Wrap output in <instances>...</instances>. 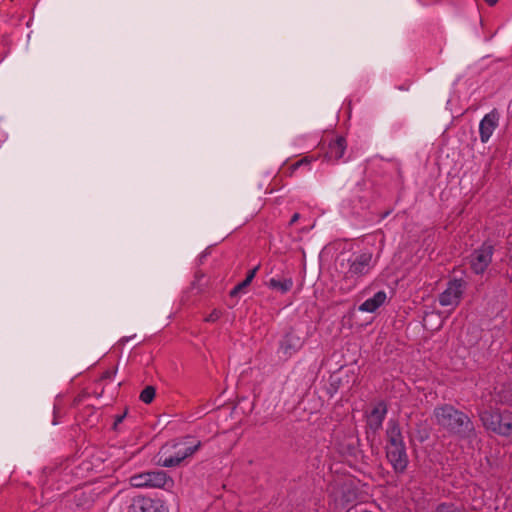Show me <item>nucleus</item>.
Masks as SVG:
<instances>
[{"label":"nucleus","mask_w":512,"mask_h":512,"mask_svg":"<svg viewBox=\"0 0 512 512\" xmlns=\"http://www.w3.org/2000/svg\"><path fill=\"white\" fill-rule=\"evenodd\" d=\"M375 265L376 260L370 251L356 252L346 259L342 258L339 264L343 276L341 289L351 291L372 272Z\"/></svg>","instance_id":"1"},{"label":"nucleus","mask_w":512,"mask_h":512,"mask_svg":"<svg viewBox=\"0 0 512 512\" xmlns=\"http://www.w3.org/2000/svg\"><path fill=\"white\" fill-rule=\"evenodd\" d=\"M435 421L442 429L462 438L475 436V429L470 418L452 405L444 404L436 407L433 412Z\"/></svg>","instance_id":"2"},{"label":"nucleus","mask_w":512,"mask_h":512,"mask_svg":"<svg viewBox=\"0 0 512 512\" xmlns=\"http://www.w3.org/2000/svg\"><path fill=\"white\" fill-rule=\"evenodd\" d=\"M201 447V441L185 437L166 443L158 453V464L163 467H175L192 456Z\"/></svg>","instance_id":"3"},{"label":"nucleus","mask_w":512,"mask_h":512,"mask_svg":"<svg viewBox=\"0 0 512 512\" xmlns=\"http://www.w3.org/2000/svg\"><path fill=\"white\" fill-rule=\"evenodd\" d=\"M129 481L135 488L170 489L174 484L173 479L163 470L139 473L131 476Z\"/></svg>","instance_id":"4"},{"label":"nucleus","mask_w":512,"mask_h":512,"mask_svg":"<svg viewBox=\"0 0 512 512\" xmlns=\"http://www.w3.org/2000/svg\"><path fill=\"white\" fill-rule=\"evenodd\" d=\"M467 283L463 279L448 282L446 289L439 295V303L443 307L454 309L461 301Z\"/></svg>","instance_id":"5"},{"label":"nucleus","mask_w":512,"mask_h":512,"mask_svg":"<svg viewBox=\"0 0 512 512\" xmlns=\"http://www.w3.org/2000/svg\"><path fill=\"white\" fill-rule=\"evenodd\" d=\"M494 247L492 244L483 243L475 249L470 257V268L475 274H483L492 261Z\"/></svg>","instance_id":"6"},{"label":"nucleus","mask_w":512,"mask_h":512,"mask_svg":"<svg viewBox=\"0 0 512 512\" xmlns=\"http://www.w3.org/2000/svg\"><path fill=\"white\" fill-rule=\"evenodd\" d=\"M128 512H168V509L160 499L138 497L130 504Z\"/></svg>","instance_id":"7"},{"label":"nucleus","mask_w":512,"mask_h":512,"mask_svg":"<svg viewBox=\"0 0 512 512\" xmlns=\"http://www.w3.org/2000/svg\"><path fill=\"white\" fill-rule=\"evenodd\" d=\"M386 458L391 464L395 473H403L408 466V455L406 446L386 448Z\"/></svg>","instance_id":"8"},{"label":"nucleus","mask_w":512,"mask_h":512,"mask_svg":"<svg viewBox=\"0 0 512 512\" xmlns=\"http://www.w3.org/2000/svg\"><path fill=\"white\" fill-rule=\"evenodd\" d=\"M498 124L499 113L496 110H492L482 118L479 124V134L482 143L488 142Z\"/></svg>","instance_id":"9"},{"label":"nucleus","mask_w":512,"mask_h":512,"mask_svg":"<svg viewBox=\"0 0 512 512\" xmlns=\"http://www.w3.org/2000/svg\"><path fill=\"white\" fill-rule=\"evenodd\" d=\"M302 347V340L294 334H286L280 343L279 352L287 359Z\"/></svg>","instance_id":"10"},{"label":"nucleus","mask_w":512,"mask_h":512,"mask_svg":"<svg viewBox=\"0 0 512 512\" xmlns=\"http://www.w3.org/2000/svg\"><path fill=\"white\" fill-rule=\"evenodd\" d=\"M386 438L385 449L405 445L400 426L394 420H390L387 424Z\"/></svg>","instance_id":"11"},{"label":"nucleus","mask_w":512,"mask_h":512,"mask_svg":"<svg viewBox=\"0 0 512 512\" xmlns=\"http://www.w3.org/2000/svg\"><path fill=\"white\" fill-rule=\"evenodd\" d=\"M346 147V139L342 136H339L329 143L325 157L328 160L338 161L343 157Z\"/></svg>","instance_id":"12"},{"label":"nucleus","mask_w":512,"mask_h":512,"mask_svg":"<svg viewBox=\"0 0 512 512\" xmlns=\"http://www.w3.org/2000/svg\"><path fill=\"white\" fill-rule=\"evenodd\" d=\"M387 413V407L383 402L378 403L368 416V425L373 430H378L383 423Z\"/></svg>","instance_id":"13"},{"label":"nucleus","mask_w":512,"mask_h":512,"mask_svg":"<svg viewBox=\"0 0 512 512\" xmlns=\"http://www.w3.org/2000/svg\"><path fill=\"white\" fill-rule=\"evenodd\" d=\"M387 299L385 291H378L373 297L365 300L360 306L359 310L362 312L372 313L381 307Z\"/></svg>","instance_id":"14"},{"label":"nucleus","mask_w":512,"mask_h":512,"mask_svg":"<svg viewBox=\"0 0 512 512\" xmlns=\"http://www.w3.org/2000/svg\"><path fill=\"white\" fill-rule=\"evenodd\" d=\"M267 285L270 289H273V290L279 291L282 294H285L288 291H290L291 288L293 287V279L291 277L283 278V279H278V278L273 277L268 281Z\"/></svg>","instance_id":"15"},{"label":"nucleus","mask_w":512,"mask_h":512,"mask_svg":"<svg viewBox=\"0 0 512 512\" xmlns=\"http://www.w3.org/2000/svg\"><path fill=\"white\" fill-rule=\"evenodd\" d=\"M499 416H500V413L485 411V412L481 413L480 417H481V420H482L484 426L487 429L495 432V428H497V422H498Z\"/></svg>","instance_id":"16"},{"label":"nucleus","mask_w":512,"mask_h":512,"mask_svg":"<svg viewBox=\"0 0 512 512\" xmlns=\"http://www.w3.org/2000/svg\"><path fill=\"white\" fill-rule=\"evenodd\" d=\"M435 512H466V510L453 503H441L436 507Z\"/></svg>","instance_id":"17"},{"label":"nucleus","mask_w":512,"mask_h":512,"mask_svg":"<svg viewBox=\"0 0 512 512\" xmlns=\"http://www.w3.org/2000/svg\"><path fill=\"white\" fill-rule=\"evenodd\" d=\"M155 397V388L152 386L145 387L140 393V400L146 404L152 402Z\"/></svg>","instance_id":"18"},{"label":"nucleus","mask_w":512,"mask_h":512,"mask_svg":"<svg viewBox=\"0 0 512 512\" xmlns=\"http://www.w3.org/2000/svg\"><path fill=\"white\" fill-rule=\"evenodd\" d=\"M315 159L313 157H303L302 159L293 163L290 167V175H292L298 168L302 166H309Z\"/></svg>","instance_id":"19"},{"label":"nucleus","mask_w":512,"mask_h":512,"mask_svg":"<svg viewBox=\"0 0 512 512\" xmlns=\"http://www.w3.org/2000/svg\"><path fill=\"white\" fill-rule=\"evenodd\" d=\"M250 283L244 279L241 283L237 284L231 291L230 296L234 297L237 294L241 293L246 287H248Z\"/></svg>","instance_id":"20"},{"label":"nucleus","mask_w":512,"mask_h":512,"mask_svg":"<svg viewBox=\"0 0 512 512\" xmlns=\"http://www.w3.org/2000/svg\"><path fill=\"white\" fill-rule=\"evenodd\" d=\"M511 413H500L497 428H495V432L499 434V428H505L507 421L509 420Z\"/></svg>","instance_id":"21"},{"label":"nucleus","mask_w":512,"mask_h":512,"mask_svg":"<svg viewBox=\"0 0 512 512\" xmlns=\"http://www.w3.org/2000/svg\"><path fill=\"white\" fill-rule=\"evenodd\" d=\"M499 434L503 436L512 435V413L510 414L509 420L507 421L505 428H499Z\"/></svg>","instance_id":"22"},{"label":"nucleus","mask_w":512,"mask_h":512,"mask_svg":"<svg viewBox=\"0 0 512 512\" xmlns=\"http://www.w3.org/2000/svg\"><path fill=\"white\" fill-rule=\"evenodd\" d=\"M222 315V312L218 309H214L209 315L205 317V321L209 323L216 322Z\"/></svg>","instance_id":"23"},{"label":"nucleus","mask_w":512,"mask_h":512,"mask_svg":"<svg viewBox=\"0 0 512 512\" xmlns=\"http://www.w3.org/2000/svg\"><path fill=\"white\" fill-rule=\"evenodd\" d=\"M127 415V411H125L123 414H120V415H117L115 417V420H114V424H113V430L114 431H120V424L123 422L124 418L126 417Z\"/></svg>","instance_id":"24"},{"label":"nucleus","mask_w":512,"mask_h":512,"mask_svg":"<svg viewBox=\"0 0 512 512\" xmlns=\"http://www.w3.org/2000/svg\"><path fill=\"white\" fill-rule=\"evenodd\" d=\"M258 269H259V266H256L255 268H253L252 270H250V271L248 272V274H247V276H246V278H245V279H246L249 283H251V282H252V280L254 279V277H255V275H256V273H257Z\"/></svg>","instance_id":"25"},{"label":"nucleus","mask_w":512,"mask_h":512,"mask_svg":"<svg viewBox=\"0 0 512 512\" xmlns=\"http://www.w3.org/2000/svg\"><path fill=\"white\" fill-rule=\"evenodd\" d=\"M116 374V370H107L102 374V379H112Z\"/></svg>","instance_id":"26"},{"label":"nucleus","mask_w":512,"mask_h":512,"mask_svg":"<svg viewBox=\"0 0 512 512\" xmlns=\"http://www.w3.org/2000/svg\"><path fill=\"white\" fill-rule=\"evenodd\" d=\"M299 218H300V214H299V213H295V214H293V216H292V217H291V219H290L289 224H290V225L295 224V223L299 220Z\"/></svg>","instance_id":"27"},{"label":"nucleus","mask_w":512,"mask_h":512,"mask_svg":"<svg viewBox=\"0 0 512 512\" xmlns=\"http://www.w3.org/2000/svg\"><path fill=\"white\" fill-rule=\"evenodd\" d=\"M508 253L510 259L512 260V240L509 242Z\"/></svg>","instance_id":"28"},{"label":"nucleus","mask_w":512,"mask_h":512,"mask_svg":"<svg viewBox=\"0 0 512 512\" xmlns=\"http://www.w3.org/2000/svg\"><path fill=\"white\" fill-rule=\"evenodd\" d=\"M485 2H486L488 5L493 6V5H495V4L498 2V0H485Z\"/></svg>","instance_id":"29"}]
</instances>
